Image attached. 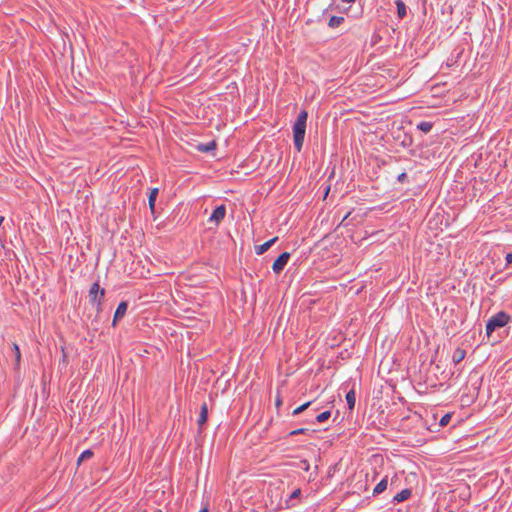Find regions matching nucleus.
<instances>
[{"label": "nucleus", "instance_id": "26", "mask_svg": "<svg viewBox=\"0 0 512 512\" xmlns=\"http://www.w3.org/2000/svg\"><path fill=\"white\" fill-rule=\"evenodd\" d=\"M103 301H104V300H98V301H96V303L94 304V305L96 306V312H97V313H100V312L102 311Z\"/></svg>", "mask_w": 512, "mask_h": 512}, {"label": "nucleus", "instance_id": "31", "mask_svg": "<svg viewBox=\"0 0 512 512\" xmlns=\"http://www.w3.org/2000/svg\"><path fill=\"white\" fill-rule=\"evenodd\" d=\"M302 463L304 464V468H305V470H308V469H309V463H308V461H307V460H304V461H302Z\"/></svg>", "mask_w": 512, "mask_h": 512}, {"label": "nucleus", "instance_id": "35", "mask_svg": "<svg viewBox=\"0 0 512 512\" xmlns=\"http://www.w3.org/2000/svg\"><path fill=\"white\" fill-rule=\"evenodd\" d=\"M3 220H4V217L0 216V224H2Z\"/></svg>", "mask_w": 512, "mask_h": 512}, {"label": "nucleus", "instance_id": "5", "mask_svg": "<svg viewBox=\"0 0 512 512\" xmlns=\"http://www.w3.org/2000/svg\"><path fill=\"white\" fill-rule=\"evenodd\" d=\"M290 259V253L283 252L281 253L274 261L272 265V269L274 273L279 274L283 271L285 266L287 265L288 261Z\"/></svg>", "mask_w": 512, "mask_h": 512}, {"label": "nucleus", "instance_id": "2", "mask_svg": "<svg viewBox=\"0 0 512 512\" xmlns=\"http://www.w3.org/2000/svg\"><path fill=\"white\" fill-rule=\"evenodd\" d=\"M268 500L266 507L273 512H278L285 509V499H283V489L280 486H270L267 490Z\"/></svg>", "mask_w": 512, "mask_h": 512}, {"label": "nucleus", "instance_id": "20", "mask_svg": "<svg viewBox=\"0 0 512 512\" xmlns=\"http://www.w3.org/2000/svg\"><path fill=\"white\" fill-rule=\"evenodd\" d=\"M93 456V452L91 450H85L83 451L80 456L78 457L77 463L78 465L83 462L84 460L90 459Z\"/></svg>", "mask_w": 512, "mask_h": 512}, {"label": "nucleus", "instance_id": "21", "mask_svg": "<svg viewBox=\"0 0 512 512\" xmlns=\"http://www.w3.org/2000/svg\"><path fill=\"white\" fill-rule=\"evenodd\" d=\"M330 416H331L330 411H324L316 416V421L319 423L325 422L330 418Z\"/></svg>", "mask_w": 512, "mask_h": 512}, {"label": "nucleus", "instance_id": "23", "mask_svg": "<svg viewBox=\"0 0 512 512\" xmlns=\"http://www.w3.org/2000/svg\"><path fill=\"white\" fill-rule=\"evenodd\" d=\"M311 405V402H306L304 403L303 405L297 407L294 411H293V415H298L300 413H302L303 411H305L309 406Z\"/></svg>", "mask_w": 512, "mask_h": 512}, {"label": "nucleus", "instance_id": "7", "mask_svg": "<svg viewBox=\"0 0 512 512\" xmlns=\"http://www.w3.org/2000/svg\"><path fill=\"white\" fill-rule=\"evenodd\" d=\"M127 308H128V303L126 301H122L119 303L118 307L116 308L115 314H114V318H113V322H112L113 327H115L117 325V322L125 316Z\"/></svg>", "mask_w": 512, "mask_h": 512}, {"label": "nucleus", "instance_id": "11", "mask_svg": "<svg viewBox=\"0 0 512 512\" xmlns=\"http://www.w3.org/2000/svg\"><path fill=\"white\" fill-rule=\"evenodd\" d=\"M158 193H159V189L158 188H152L150 190V194H149V198H148V203H149V207H150V210H151L152 214L155 213V202H156Z\"/></svg>", "mask_w": 512, "mask_h": 512}, {"label": "nucleus", "instance_id": "3", "mask_svg": "<svg viewBox=\"0 0 512 512\" xmlns=\"http://www.w3.org/2000/svg\"><path fill=\"white\" fill-rule=\"evenodd\" d=\"M510 321V316L504 312L500 311L494 316H492L486 324V335L488 339L492 337V334L497 329L503 328Z\"/></svg>", "mask_w": 512, "mask_h": 512}, {"label": "nucleus", "instance_id": "17", "mask_svg": "<svg viewBox=\"0 0 512 512\" xmlns=\"http://www.w3.org/2000/svg\"><path fill=\"white\" fill-rule=\"evenodd\" d=\"M346 401H347V404H348V407L350 410H352L355 406V401H356V398H355V391L352 389L350 390L347 394H346Z\"/></svg>", "mask_w": 512, "mask_h": 512}, {"label": "nucleus", "instance_id": "12", "mask_svg": "<svg viewBox=\"0 0 512 512\" xmlns=\"http://www.w3.org/2000/svg\"><path fill=\"white\" fill-rule=\"evenodd\" d=\"M410 496H411V490L410 489H403L402 491H400L399 493H397L394 496L393 502H396V503L403 502V501L409 499Z\"/></svg>", "mask_w": 512, "mask_h": 512}, {"label": "nucleus", "instance_id": "14", "mask_svg": "<svg viewBox=\"0 0 512 512\" xmlns=\"http://www.w3.org/2000/svg\"><path fill=\"white\" fill-rule=\"evenodd\" d=\"M466 352L461 348H457L452 355V361L455 364L460 363L465 358Z\"/></svg>", "mask_w": 512, "mask_h": 512}, {"label": "nucleus", "instance_id": "27", "mask_svg": "<svg viewBox=\"0 0 512 512\" xmlns=\"http://www.w3.org/2000/svg\"><path fill=\"white\" fill-rule=\"evenodd\" d=\"M406 178H407V174L405 172H403V173L398 175L397 180L399 182H404Z\"/></svg>", "mask_w": 512, "mask_h": 512}, {"label": "nucleus", "instance_id": "30", "mask_svg": "<svg viewBox=\"0 0 512 512\" xmlns=\"http://www.w3.org/2000/svg\"><path fill=\"white\" fill-rule=\"evenodd\" d=\"M275 404H276L277 407H279L282 404V399H281L280 396H277Z\"/></svg>", "mask_w": 512, "mask_h": 512}, {"label": "nucleus", "instance_id": "33", "mask_svg": "<svg viewBox=\"0 0 512 512\" xmlns=\"http://www.w3.org/2000/svg\"><path fill=\"white\" fill-rule=\"evenodd\" d=\"M355 1H356V0H342V2H344V3H353V2H355Z\"/></svg>", "mask_w": 512, "mask_h": 512}, {"label": "nucleus", "instance_id": "8", "mask_svg": "<svg viewBox=\"0 0 512 512\" xmlns=\"http://www.w3.org/2000/svg\"><path fill=\"white\" fill-rule=\"evenodd\" d=\"M301 496V489H295L288 498L285 499V509H290L296 506V503L293 502L295 499H299Z\"/></svg>", "mask_w": 512, "mask_h": 512}, {"label": "nucleus", "instance_id": "9", "mask_svg": "<svg viewBox=\"0 0 512 512\" xmlns=\"http://www.w3.org/2000/svg\"><path fill=\"white\" fill-rule=\"evenodd\" d=\"M207 419H208V406H207V403L204 402L201 405L200 414H199V418L197 421L200 429H202L203 425L207 422Z\"/></svg>", "mask_w": 512, "mask_h": 512}, {"label": "nucleus", "instance_id": "10", "mask_svg": "<svg viewBox=\"0 0 512 512\" xmlns=\"http://www.w3.org/2000/svg\"><path fill=\"white\" fill-rule=\"evenodd\" d=\"M277 240H278V237H274L261 245L255 246L256 254L257 255L264 254Z\"/></svg>", "mask_w": 512, "mask_h": 512}, {"label": "nucleus", "instance_id": "6", "mask_svg": "<svg viewBox=\"0 0 512 512\" xmlns=\"http://www.w3.org/2000/svg\"><path fill=\"white\" fill-rule=\"evenodd\" d=\"M225 215H226L225 205H219L214 209V211L210 215L209 221L215 222L218 224L224 220Z\"/></svg>", "mask_w": 512, "mask_h": 512}, {"label": "nucleus", "instance_id": "32", "mask_svg": "<svg viewBox=\"0 0 512 512\" xmlns=\"http://www.w3.org/2000/svg\"><path fill=\"white\" fill-rule=\"evenodd\" d=\"M329 191H330V186H327L326 189H325L324 198L327 197Z\"/></svg>", "mask_w": 512, "mask_h": 512}, {"label": "nucleus", "instance_id": "19", "mask_svg": "<svg viewBox=\"0 0 512 512\" xmlns=\"http://www.w3.org/2000/svg\"><path fill=\"white\" fill-rule=\"evenodd\" d=\"M432 127L433 124L429 121H422L417 125V128L424 133L430 132Z\"/></svg>", "mask_w": 512, "mask_h": 512}, {"label": "nucleus", "instance_id": "28", "mask_svg": "<svg viewBox=\"0 0 512 512\" xmlns=\"http://www.w3.org/2000/svg\"><path fill=\"white\" fill-rule=\"evenodd\" d=\"M505 259H506L507 264H511L512 263V253L506 254Z\"/></svg>", "mask_w": 512, "mask_h": 512}, {"label": "nucleus", "instance_id": "4", "mask_svg": "<svg viewBox=\"0 0 512 512\" xmlns=\"http://www.w3.org/2000/svg\"><path fill=\"white\" fill-rule=\"evenodd\" d=\"M106 291L101 288L98 282L91 285L88 293L89 302L94 305L98 300H104Z\"/></svg>", "mask_w": 512, "mask_h": 512}, {"label": "nucleus", "instance_id": "22", "mask_svg": "<svg viewBox=\"0 0 512 512\" xmlns=\"http://www.w3.org/2000/svg\"><path fill=\"white\" fill-rule=\"evenodd\" d=\"M215 148H216V143H215V141H211V142H209V143H208V144H206V145H200V146H199V150H200V151H203V152H209V151H211V150H213V149H215Z\"/></svg>", "mask_w": 512, "mask_h": 512}, {"label": "nucleus", "instance_id": "34", "mask_svg": "<svg viewBox=\"0 0 512 512\" xmlns=\"http://www.w3.org/2000/svg\"><path fill=\"white\" fill-rule=\"evenodd\" d=\"M199 512H209L207 508L201 509Z\"/></svg>", "mask_w": 512, "mask_h": 512}, {"label": "nucleus", "instance_id": "25", "mask_svg": "<svg viewBox=\"0 0 512 512\" xmlns=\"http://www.w3.org/2000/svg\"><path fill=\"white\" fill-rule=\"evenodd\" d=\"M309 432V429L307 428H300V429H296V430H293L289 433V435L291 436H294V435H298V434H306Z\"/></svg>", "mask_w": 512, "mask_h": 512}, {"label": "nucleus", "instance_id": "13", "mask_svg": "<svg viewBox=\"0 0 512 512\" xmlns=\"http://www.w3.org/2000/svg\"><path fill=\"white\" fill-rule=\"evenodd\" d=\"M388 479L383 478L374 488L373 495H379L387 489Z\"/></svg>", "mask_w": 512, "mask_h": 512}, {"label": "nucleus", "instance_id": "1", "mask_svg": "<svg viewBox=\"0 0 512 512\" xmlns=\"http://www.w3.org/2000/svg\"><path fill=\"white\" fill-rule=\"evenodd\" d=\"M307 118V111L302 110L298 114L297 119L293 125L294 147L298 152H300L303 147Z\"/></svg>", "mask_w": 512, "mask_h": 512}, {"label": "nucleus", "instance_id": "24", "mask_svg": "<svg viewBox=\"0 0 512 512\" xmlns=\"http://www.w3.org/2000/svg\"><path fill=\"white\" fill-rule=\"evenodd\" d=\"M450 420H451V414H445V415H444V416H442V418L440 419L439 425H440L441 427H444V426H446V425H448V424H449Z\"/></svg>", "mask_w": 512, "mask_h": 512}, {"label": "nucleus", "instance_id": "18", "mask_svg": "<svg viewBox=\"0 0 512 512\" xmlns=\"http://www.w3.org/2000/svg\"><path fill=\"white\" fill-rule=\"evenodd\" d=\"M344 22V17L332 16L328 22L329 27L336 28Z\"/></svg>", "mask_w": 512, "mask_h": 512}, {"label": "nucleus", "instance_id": "29", "mask_svg": "<svg viewBox=\"0 0 512 512\" xmlns=\"http://www.w3.org/2000/svg\"><path fill=\"white\" fill-rule=\"evenodd\" d=\"M446 222V224L448 223V218L444 219V215L441 216V219L439 221H436V224H442L443 222Z\"/></svg>", "mask_w": 512, "mask_h": 512}, {"label": "nucleus", "instance_id": "15", "mask_svg": "<svg viewBox=\"0 0 512 512\" xmlns=\"http://www.w3.org/2000/svg\"><path fill=\"white\" fill-rule=\"evenodd\" d=\"M12 351L15 358V368L18 369L21 361V352L19 346L16 343L12 344Z\"/></svg>", "mask_w": 512, "mask_h": 512}, {"label": "nucleus", "instance_id": "16", "mask_svg": "<svg viewBox=\"0 0 512 512\" xmlns=\"http://www.w3.org/2000/svg\"><path fill=\"white\" fill-rule=\"evenodd\" d=\"M395 4L397 6V15L399 18H404L406 16V5L402 0H396Z\"/></svg>", "mask_w": 512, "mask_h": 512}]
</instances>
